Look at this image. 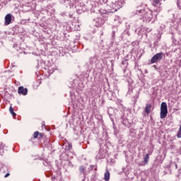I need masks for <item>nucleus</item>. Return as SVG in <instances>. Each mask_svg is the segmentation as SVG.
Segmentation results:
<instances>
[{
  "instance_id": "nucleus-21",
  "label": "nucleus",
  "mask_w": 181,
  "mask_h": 181,
  "mask_svg": "<svg viewBox=\"0 0 181 181\" xmlns=\"http://www.w3.org/2000/svg\"><path fill=\"white\" fill-rule=\"evenodd\" d=\"M11 174L9 173H7L5 175L4 177H8Z\"/></svg>"
},
{
  "instance_id": "nucleus-20",
  "label": "nucleus",
  "mask_w": 181,
  "mask_h": 181,
  "mask_svg": "<svg viewBox=\"0 0 181 181\" xmlns=\"http://www.w3.org/2000/svg\"><path fill=\"white\" fill-rule=\"evenodd\" d=\"M127 62H128V59H125L124 61H123L122 62V64H125V63H127Z\"/></svg>"
},
{
  "instance_id": "nucleus-8",
  "label": "nucleus",
  "mask_w": 181,
  "mask_h": 181,
  "mask_svg": "<svg viewBox=\"0 0 181 181\" xmlns=\"http://www.w3.org/2000/svg\"><path fill=\"white\" fill-rule=\"evenodd\" d=\"M151 105H147L146 108H145V111L146 114H149V112H151Z\"/></svg>"
},
{
  "instance_id": "nucleus-4",
  "label": "nucleus",
  "mask_w": 181,
  "mask_h": 181,
  "mask_svg": "<svg viewBox=\"0 0 181 181\" xmlns=\"http://www.w3.org/2000/svg\"><path fill=\"white\" fill-rule=\"evenodd\" d=\"M18 94H22V95H27L28 88H23V86H20L18 90Z\"/></svg>"
},
{
  "instance_id": "nucleus-15",
  "label": "nucleus",
  "mask_w": 181,
  "mask_h": 181,
  "mask_svg": "<svg viewBox=\"0 0 181 181\" xmlns=\"http://www.w3.org/2000/svg\"><path fill=\"white\" fill-rule=\"evenodd\" d=\"M177 5L179 9H181L180 0H177Z\"/></svg>"
},
{
  "instance_id": "nucleus-5",
  "label": "nucleus",
  "mask_w": 181,
  "mask_h": 181,
  "mask_svg": "<svg viewBox=\"0 0 181 181\" xmlns=\"http://www.w3.org/2000/svg\"><path fill=\"white\" fill-rule=\"evenodd\" d=\"M11 22H12V15L8 13L5 16V25H11Z\"/></svg>"
},
{
  "instance_id": "nucleus-6",
  "label": "nucleus",
  "mask_w": 181,
  "mask_h": 181,
  "mask_svg": "<svg viewBox=\"0 0 181 181\" xmlns=\"http://www.w3.org/2000/svg\"><path fill=\"white\" fill-rule=\"evenodd\" d=\"M5 153V145L0 142V156H2Z\"/></svg>"
},
{
  "instance_id": "nucleus-17",
  "label": "nucleus",
  "mask_w": 181,
  "mask_h": 181,
  "mask_svg": "<svg viewBox=\"0 0 181 181\" xmlns=\"http://www.w3.org/2000/svg\"><path fill=\"white\" fill-rule=\"evenodd\" d=\"M122 124L124 125V127H127V120L125 119L122 120Z\"/></svg>"
},
{
  "instance_id": "nucleus-2",
  "label": "nucleus",
  "mask_w": 181,
  "mask_h": 181,
  "mask_svg": "<svg viewBox=\"0 0 181 181\" xmlns=\"http://www.w3.org/2000/svg\"><path fill=\"white\" fill-rule=\"evenodd\" d=\"M168 115V105L165 102L161 103L160 105V117L161 119H163V118H166Z\"/></svg>"
},
{
  "instance_id": "nucleus-13",
  "label": "nucleus",
  "mask_w": 181,
  "mask_h": 181,
  "mask_svg": "<svg viewBox=\"0 0 181 181\" xmlns=\"http://www.w3.org/2000/svg\"><path fill=\"white\" fill-rule=\"evenodd\" d=\"M160 2V0H153V5L154 6H156V5L159 4Z\"/></svg>"
},
{
  "instance_id": "nucleus-10",
  "label": "nucleus",
  "mask_w": 181,
  "mask_h": 181,
  "mask_svg": "<svg viewBox=\"0 0 181 181\" xmlns=\"http://www.w3.org/2000/svg\"><path fill=\"white\" fill-rule=\"evenodd\" d=\"M9 111L13 117H16V113H15V112L13 111V107H12V106H10Z\"/></svg>"
},
{
  "instance_id": "nucleus-24",
  "label": "nucleus",
  "mask_w": 181,
  "mask_h": 181,
  "mask_svg": "<svg viewBox=\"0 0 181 181\" xmlns=\"http://www.w3.org/2000/svg\"><path fill=\"white\" fill-rule=\"evenodd\" d=\"M175 168H177V164H175Z\"/></svg>"
},
{
  "instance_id": "nucleus-22",
  "label": "nucleus",
  "mask_w": 181,
  "mask_h": 181,
  "mask_svg": "<svg viewBox=\"0 0 181 181\" xmlns=\"http://www.w3.org/2000/svg\"><path fill=\"white\" fill-rule=\"evenodd\" d=\"M153 67H154V69H156V70L158 69V66L156 65H153Z\"/></svg>"
},
{
  "instance_id": "nucleus-3",
  "label": "nucleus",
  "mask_w": 181,
  "mask_h": 181,
  "mask_svg": "<svg viewBox=\"0 0 181 181\" xmlns=\"http://www.w3.org/2000/svg\"><path fill=\"white\" fill-rule=\"evenodd\" d=\"M163 56H165V54L162 52L156 54L151 59V64H153V63H159L160 60L163 59Z\"/></svg>"
},
{
  "instance_id": "nucleus-14",
  "label": "nucleus",
  "mask_w": 181,
  "mask_h": 181,
  "mask_svg": "<svg viewBox=\"0 0 181 181\" xmlns=\"http://www.w3.org/2000/svg\"><path fill=\"white\" fill-rule=\"evenodd\" d=\"M37 136H39V132H34L33 138L36 139V138H37Z\"/></svg>"
},
{
  "instance_id": "nucleus-12",
  "label": "nucleus",
  "mask_w": 181,
  "mask_h": 181,
  "mask_svg": "<svg viewBox=\"0 0 181 181\" xmlns=\"http://www.w3.org/2000/svg\"><path fill=\"white\" fill-rule=\"evenodd\" d=\"M52 181H63L62 180V177L60 176H57V177H52Z\"/></svg>"
},
{
  "instance_id": "nucleus-23",
  "label": "nucleus",
  "mask_w": 181,
  "mask_h": 181,
  "mask_svg": "<svg viewBox=\"0 0 181 181\" xmlns=\"http://www.w3.org/2000/svg\"><path fill=\"white\" fill-rule=\"evenodd\" d=\"M39 135H40V136H43L42 135V134H40V133H39Z\"/></svg>"
},
{
  "instance_id": "nucleus-1",
  "label": "nucleus",
  "mask_w": 181,
  "mask_h": 181,
  "mask_svg": "<svg viewBox=\"0 0 181 181\" xmlns=\"http://www.w3.org/2000/svg\"><path fill=\"white\" fill-rule=\"evenodd\" d=\"M136 14L141 16V19H146V21H151L152 18V12H146L144 8L137 9Z\"/></svg>"
},
{
  "instance_id": "nucleus-9",
  "label": "nucleus",
  "mask_w": 181,
  "mask_h": 181,
  "mask_svg": "<svg viewBox=\"0 0 181 181\" xmlns=\"http://www.w3.org/2000/svg\"><path fill=\"white\" fill-rule=\"evenodd\" d=\"M79 171H80V173H83V175H86V168L83 165L80 166Z\"/></svg>"
},
{
  "instance_id": "nucleus-18",
  "label": "nucleus",
  "mask_w": 181,
  "mask_h": 181,
  "mask_svg": "<svg viewBox=\"0 0 181 181\" xmlns=\"http://www.w3.org/2000/svg\"><path fill=\"white\" fill-rule=\"evenodd\" d=\"M73 148V146L71 145V144H68V151H70V149H71Z\"/></svg>"
},
{
  "instance_id": "nucleus-7",
  "label": "nucleus",
  "mask_w": 181,
  "mask_h": 181,
  "mask_svg": "<svg viewBox=\"0 0 181 181\" xmlns=\"http://www.w3.org/2000/svg\"><path fill=\"white\" fill-rule=\"evenodd\" d=\"M104 179H105V181L110 180V171L107 170L105 173V178Z\"/></svg>"
},
{
  "instance_id": "nucleus-19",
  "label": "nucleus",
  "mask_w": 181,
  "mask_h": 181,
  "mask_svg": "<svg viewBox=\"0 0 181 181\" xmlns=\"http://www.w3.org/2000/svg\"><path fill=\"white\" fill-rule=\"evenodd\" d=\"M93 57H90V59H89V61H90V64H93Z\"/></svg>"
},
{
  "instance_id": "nucleus-11",
  "label": "nucleus",
  "mask_w": 181,
  "mask_h": 181,
  "mask_svg": "<svg viewBox=\"0 0 181 181\" xmlns=\"http://www.w3.org/2000/svg\"><path fill=\"white\" fill-rule=\"evenodd\" d=\"M144 162L145 163H148V160H149V154H146L144 156Z\"/></svg>"
},
{
  "instance_id": "nucleus-16",
  "label": "nucleus",
  "mask_w": 181,
  "mask_h": 181,
  "mask_svg": "<svg viewBox=\"0 0 181 181\" xmlns=\"http://www.w3.org/2000/svg\"><path fill=\"white\" fill-rule=\"evenodd\" d=\"M112 38L113 39V40H114V39H115V31H112Z\"/></svg>"
}]
</instances>
